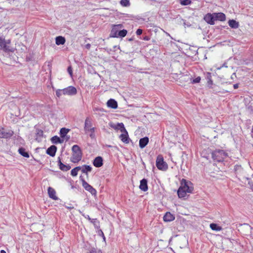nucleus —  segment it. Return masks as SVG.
<instances>
[{"mask_svg":"<svg viewBox=\"0 0 253 253\" xmlns=\"http://www.w3.org/2000/svg\"><path fill=\"white\" fill-rule=\"evenodd\" d=\"M43 134V131L42 130H39L38 132V134H39V135H42Z\"/></svg>","mask_w":253,"mask_h":253,"instance_id":"09e8293b","label":"nucleus"},{"mask_svg":"<svg viewBox=\"0 0 253 253\" xmlns=\"http://www.w3.org/2000/svg\"><path fill=\"white\" fill-rule=\"evenodd\" d=\"M244 225H246V226H247V227H248V228H250V227H250V226H249V225H248V224H245Z\"/></svg>","mask_w":253,"mask_h":253,"instance_id":"6e6d98bb","label":"nucleus"},{"mask_svg":"<svg viewBox=\"0 0 253 253\" xmlns=\"http://www.w3.org/2000/svg\"><path fill=\"white\" fill-rule=\"evenodd\" d=\"M149 142V138L147 136L140 138L139 142V145L140 148H144Z\"/></svg>","mask_w":253,"mask_h":253,"instance_id":"412c9836","label":"nucleus"},{"mask_svg":"<svg viewBox=\"0 0 253 253\" xmlns=\"http://www.w3.org/2000/svg\"><path fill=\"white\" fill-rule=\"evenodd\" d=\"M175 216L170 212H167L163 217V219L166 222H170L174 220Z\"/></svg>","mask_w":253,"mask_h":253,"instance_id":"a211bd4d","label":"nucleus"},{"mask_svg":"<svg viewBox=\"0 0 253 253\" xmlns=\"http://www.w3.org/2000/svg\"><path fill=\"white\" fill-rule=\"evenodd\" d=\"M92 123L89 118H86L84 122V129L85 132H90L89 137L91 139H94L95 138V127H90L91 126Z\"/></svg>","mask_w":253,"mask_h":253,"instance_id":"39448f33","label":"nucleus"},{"mask_svg":"<svg viewBox=\"0 0 253 253\" xmlns=\"http://www.w3.org/2000/svg\"><path fill=\"white\" fill-rule=\"evenodd\" d=\"M120 3L122 6L124 7H128L130 5V3L128 0H121Z\"/></svg>","mask_w":253,"mask_h":253,"instance_id":"72a5a7b5","label":"nucleus"},{"mask_svg":"<svg viewBox=\"0 0 253 253\" xmlns=\"http://www.w3.org/2000/svg\"><path fill=\"white\" fill-rule=\"evenodd\" d=\"M90 222L93 224L95 228L98 229L100 227V223L97 218H91Z\"/></svg>","mask_w":253,"mask_h":253,"instance_id":"2f4dec72","label":"nucleus"},{"mask_svg":"<svg viewBox=\"0 0 253 253\" xmlns=\"http://www.w3.org/2000/svg\"><path fill=\"white\" fill-rule=\"evenodd\" d=\"M144 73H145V74H148V72H144Z\"/></svg>","mask_w":253,"mask_h":253,"instance_id":"bf43d9fd","label":"nucleus"},{"mask_svg":"<svg viewBox=\"0 0 253 253\" xmlns=\"http://www.w3.org/2000/svg\"><path fill=\"white\" fill-rule=\"evenodd\" d=\"M66 208L67 209H70V210L72 209H73V208H74V207H71V206H66Z\"/></svg>","mask_w":253,"mask_h":253,"instance_id":"3c124183","label":"nucleus"},{"mask_svg":"<svg viewBox=\"0 0 253 253\" xmlns=\"http://www.w3.org/2000/svg\"><path fill=\"white\" fill-rule=\"evenodd\" d=\"M11 43L10 40H5L4 38L0 37V50L5 52H13L15 48L9 45Z\"/></svg>","mask_w":253,"mask_h":253,"instance_id":"20e7f679","label":"nucleus"},{"mask_svg":"<svg viewBox=\"0 0 253 253\" xmlns=\"http://www.w3.org/2000/svg\"><path fill=\"white\" fill-rule=\"evenodd\" d=\"M122 134L120 135L119 138L121 140L122 142L128 144L129 143L130 141V138H129V136L128 134V132L125 128V130H123L121 131Z\"/></svg>","mask_w":253,"mask_h":253,"instance_id":"f8f14e48","label":"nucleus"},{"mask_svg":"<svg viewBox=\"0 0 253 253\" xmlns=\"http://www.w3.org/2000/svg\"><path fill=\"white\" fill-rule=\"evenodd\" d=\"M77 92V89L73 86H69L68 87L63 89V95L72 96L76 94Z\"/></svg>","mask_w":253,"mask_h":253,"instance_id":"1a4fd4ad","label":"nucleus"},{"mask_svg":"<svg viewBox=\"0 0 253 253\" xmlns=\"http://www.w3.org/2000/svg\"><path fill=\"white\" fill-rule=\"evenodd\" d=\"M72 151L71 162L74 163H78L82 158V152L80 147L77 145H74L72 146Z\"/></svg>","mask_w":253,"mask_h":253,"instance_id":"f03ea898","label":"nucleus"},{"mask_svg":"<svg viewBox=\"0 0 253 253\" xmlns=\"http://www.w3.org/2000/svg\"><path fill=\"white\" fill-rule=\"evenodd\" d=\"M79 212L85 218L88 219L89 221L90 220H91V218L89 217V216L88 214H85L80 210H79Z\"/></svg>","mask_w":253,"mask_h":253,"instance_id":"e433bc0d","label":"nucleus"},{"mask_svg":"<svg viewBox=\"0 0 253 253\" xmlns=\"http://www.w3.org/2000/svg\"><path fill=\"white\" fill-rule=\"evenodd\" d=\"M63 89H57L56 91V95L58 97H60V96L63 95Z\"/></svg>","mask_w":253,"mask_h":253,"instance_id":"c9c22d12","label":"nucleus"},{"mask_svg":"<svg viewBox=\"0 0 253 253\" xmlns=\"http://www.w3.org/2000/svg\"><path fill=\"white\" fill-rule=\"evenodd\" d=\"M215 21L218 20L220 21H224L226 19L225 15L221 12L214 13Z\"/></svg>","mask_w":253,"mask_h":253,"instance_id":"6ab92c4d","label":"nucleus"},{"mask_svg":"<svg viewBox=\"0 0 253 253\" xmlns=\"http://www.w3.org/2000/svg\"><path fill=\"white\" fill-rule=\"evenodd\" d=\"M18 152L20 155L25 158H29V154L28 152H27L25 148L23 147L19 148L18 149Z\"/></svg>","mask_w":253,"mask_h":253,"instance_id":"cd10ccee","label":"nucleus"},{"mask_svg":"<svg viewBox=\"0 0 253 253\" xmlns=\"http://www.w3.org/2000/svg\"><path fill=\"white\" fill-rule=\"evenodd\" d=\"M0 253H6V252L4 250H1Z\"/></svg>","mask_w":253,"mask_h":253,"instance_id":"5fc2aeb1","label":"nucleus"},{"mask_svg":"<svg viewBox=\"0 0 253 253\" xmlns=\"http://www.w3.org/2000/svg\"><path fill=\"white\" fill-rule=\"evenodd\" d=\"M166 35L170 37V35L168 33H166Z\"/></svg>","mask_w":253,"mask_h":253,"instance_id":"13d9d810","label":"nucleus"},{"mask_svg":"<svg viewBox=\"0 0 253 253\" xmlns=\"http://www.w3.org/2000/svg\"><path fill=\"white\" fill-rule=\"evenodd\" d=\"M210 228L212 230H214V231H220L221 229V228L215 223H211V224H210Z\"/></svg>","mask_w":253,"mask_h":253,"instance_id":"473e14b6","label":"nucleus"},{"mask_svg":"<svg viewBox=\"0 0 253 253\" xmlns=\"http://www.w3.org/2000/svg\"><path fill=\"white\" fill-rule=\"evenodd\" d=\"M93 111L95 115L98 116H101L105 112L104 109L101 108L94 107L93 108Z\"/></svg>","mask_w":253,"mask_h":253,"instance_id":"bb28decb","label":"nucleus"},{"mask_svg":"<svg viewBox=\"0 0 253 253\" xmlns=\"http://www.w3.org/2000/svg\"><path fill=\"white\" fill-rule=\"evenodd\" d=\"M65 42V38L62 36H58L55 39V43L58 45L64 44Z\"/></svg>","mask_w":253,"mask_h":253,"instance_id":"b1692460","label":"nucleus"},{"mask_svg":"<svg viewBox=\"0 0 253 253\" xmlns=\"http://www.w3.org/2000/svg\"><path fill=\"white\" fill-rule=\"evenodd\" d=\"M147 180L145 178H143L140 180L139 188L140 190L144 192H146L148 190V185Z\"/></svg>","mask_w":253,"mask_h":253,"instance_id":"2eb2a0df","label":"nucleus"},{"mask_svg":"<svg viewBox=\"0 0 253 253\" xmlns=\"http://www.w3.org/2000/svg\"><path fill=\"white\" fill-rule=\"evenodd\" d=\"M80 179L82 182V186L85 190L90 193L92 195H95L96 194V190L92 186L89 185L82 175L80 176Z\"/></svg>","mask_w":253,"mask_h":253,"instance_id":"423d86ee","label":"nucleus"},{"mask_svg":"<svg viewBox=\"0 0 253 253\" xmlns=\"http://www.w3.org/2000/svg\"><path fill=\"white\" fill-rule=\"evenodd\" d=\"M228 23L231 28L237 29L239 27V23L234 19L229 20Z\"/></svg>","mask_w":253,"mask_h":253,"instance_id":"a878e982","label":"nucleus"},{"mask_svg":"<svg viewBox=\"0 0 253 253\" xmlns=\"http://www.w3.org/2000/svg\"><path fill=\"white\" fill-rule=\"evenodd\" d=\"M222 67H220V68H219V69H220V68H222Z\"/></svg>","mask_w":253,"mask_h":253,"instance_id":"052dcab7","label":"nucleus"},{"mask_svg":"<svg viewBox=\"0 0 253 253\" xmlns=\"http://www.w3.org/2000/svg\"><path fill=\"white\" fill-rule=\"evenodd\" d=\"M67 71L70 74L71 76H72L73 72H72V69L71 66H69L67 68Z\"/></svg>","mask_w":253,"mask_h":253,"instance_id":"ea45409f","label":"nucleus"},{"mask_svg":"<svg viewBox=\"0 0 253 253\" xmlns=\"http://www.w3.org/2000/svg\"><path fill=\"white\" fill-rule=\"evenodd\" d=\"M142 33V30L141 29H138L136 32V34L138 36L141 35Z\"/></svg>","mask_w":253,"mask_h":253,"instance_id":"37998d69","label":"nucleus"},{"mask_svg":"<svg viewBox=\"0 0 253 253\" xmlns=\"http://www.w3.org/2000/svg\"><path fill=\"white\" fill-rule=\"evenodd\" d=\"M93 164L96 168H100L103 165L102 158L100 156L96 157L93 162Z\"/></svg>","mask_w":253,"mask_h":253,"instance_id":"4468645a","label":"nucleus"},{"mask_svg":"<svg viewBox=\"0 0 253 253\" xmlns=\"http://www.w3.org/2000/svg\"><path fill=\"white\" fill-rule=\"evenodd\" d=\"M51 141L53 144H59L62 143L64 141L63 139H61L57 135H55L51 137Z\"/></svg>","mask_w":253,"mask_h":253,"instance_id":"393cba45","label":"nucleus"},{"mask_svg":"<svg viewBox=\"0 0 253 253\" xmlns=\"http://www.w3.org/2000/svg\"><path fill=\"white\" fill-rule=\"evenodd\" d=\"M49 197L53 200H57L58 198L56 196V192L52 187H49L47 189Z\"/></svg>","mask_w":253,"mask_h":253,"instance_id":"4be33fe9","label":"nucleus"},{"mask_svg":"<svg viewBox=\"0 0 253 253\" xmlns=\"http://www.w3.org/2000/svg\"><path fill=\"white\" fill-rule=\"evenodd\" d=\"M222 67H227V66L226 65V63H224Z\"/></svg>","mask_w":253,"mask_h":253,"instance_id":"864d4df0","label":"nucleus"},{"mask_svg":"<svg viewBox=\"0 0 253 253\" xmlns=\"http://www.w3.org/2000/svg\"><path fill=\"white\" fill-rule=\"evenodd\" d=\"M213 84V81L212 80H210L208 81V85L210 88L212 87V85Z\"/></svg>","mask_w":253,"mask_h":253,"instance_id":"a19ab883","label":"nucleus"},{"mask_svg":"<svg viewBox=\"0 0 253 253\" xmlns=\"http://www.w3.org/2000/svg\"><path fill=\"white\" fill-rule=\"evenodd\" d=\"M91 47V45L90 43H87L86 44H85V47L86 48V49H89Z\"/></svg>","mask_w":253,"mask_h":253,"instance_id":"49530a36","label":"nucleus"},{"mask_svg":"<svg viewBox=\"0 0 253 253\" xmlns=\"http://www.w3.org/2000/svg\"><path fill=\"white\" fill-rule=\"evenodd\" d=\"M249 184L250 186L251 189L253 191V183L252 181H249Z\"/></svg>","mask_w":253,"mask_h":253,"instance_id":"a18cd8bd","label":"nucleus"},{"mask_svg":"<svg viewBox=\"0 0 253 253\" xmlns=\"http://www.w3.org/2000/svg\"><path fill=\"white\" fill-rule=\"evenodd\" d=\"M234 77H236V74H235V73H233V74H232V75H231V79H233Z\"/></svg>","mask_w":253,"mask_h":253,"instance_id":"603ef678","label":"nucleus"},{"mask_svg":"<svg viewBox=\"0 0 253 253\" xmlns=\"http://www.w3.org/2000/svg\"><path fill=\"white\" fill-rule=\"evenodd\" d=\"M206 78L208 81H209L210 80H212L211 79V73H209V72L207 73Z\"/></svg>","mask_w":253,"mask_h":253,"instance_id":"79ce46f5","label":"nucleus"},{"mask_svg":"<svg viewBox=\"0 0 253 253\" xmlns=\"http://www.w3.org/2000/svg\"><path fill=\"white\" fill-rule=\"evenodd\" d=\"M239 87V84H234L233 85V87L234 89H237Z\"/></svg>","mask_w":253,"mask_h":253,"instance_id":"de8ad7c7","label":"nucleus"},{"mask_svg":"<svg viewBox=\"0 0 253 253\" xmlns=\"http://www.w3.org/2000/svg\"><path fill=\"white\" fill-rule=\"evenodd\" d=\"M109 126L114 129L116 130H120L121 132L125 130V127L123 123H118L117 124L110 123L109 124Z\"/></svg>","mask_w":253,"mask_h":253,"instance_id":"9b49d317","label":"nucleus"},{"mask_svg":"<svg viewBox=\"0 0 253 253\" xmlns=\"http://www.w3.org/2000/svg\"><path fill=\"white\" fill-rule=\"evenodd\" d=\"M211 157L214 162H221L228 157V154L223 150L216 149L211 153Z\"/></svg>","mask_w":253,"mask_h":253,"instance_id":"7ed1b4c3","label":"nucleus"},{"mask_svg":"<svg viewBox=\"0 0 253 253\" xmlns=\"http://www.w3.org/2000/svg\"><path fill=\"white\" fill-rule=\"evenodd\" d=\"M58 166L59 167V169L61 170L64 171H67L71 169V167L69 165H66L63 164L61 162L60 157H58Z\"/></svg>","mask_w":253,"mask_h":253,"instance_id":"dca6fc26","label":"nucleus"},{"mask_svg":"<svg viewBox=\"0 0 253 253\" xmlns=\"http://www.w3.org/2000/svg\"><path fill=\"white\" fill-rule=\"evenodd\" d=\"M56 151V146L55 145H51L46 150V154L51 157H54L55 155Z\"/></svg>","mask_w":253,"mask_h":253,"instance_id":"f3484780","label":"nucleus"},{"mask_svg":"<svg viewBox=\"0 0 253 253\" xmlns=\"http://www.w3.org/2000/svg\"><path fill=\"white\" fill-rule=\"evenodd\" d=\"M13 133L11 130H6L3 128H0V138H9L13 135Z\"/></svg>","mask_w":253,"mask_h":253,"instance_id":"9d476101","label":"nucleus"},{"mask_svg":"<svg viewBox=\"0 0 253 253\" xmlns=\"http://www.w3.org/2000/svg\"><path fill=\"white\" fill-rule=\"evenodd\" d=\"M222 67H220V68H219V69H220V68H222Z\"/></svg>","mask_w":253,"mask_h":253,"instance_id":"680f3d73","label":"nucleus"},{"mask_svg":"<svg viewBox=\"0 0 253 253\" xmlns=\"http://www.w3.org/2000/svg\"><path fill=\"white\" fill-rule=\"evenodd\" d=\"M143 39H144V40H145V41H148V40L150 39V38H149L148 36H145V37L143 38Z\"/></svg>","mask_w":253,"mask_h":253,"instance_id":"8fccbe9b","label":"nucleus"},{"mask_svg":"<svg viewBox=\"0 0 253 253\" xmlns=\"http://www.w3.org/2000/svg\"><path fill=\"white\" fill-rule=\"evenodd\" d=\"M102 235H103V239H104V240H105V236H104V234H103V232H102Z\"/></svg>","mask_w":253,"mask_h":253,"instance_id":"4d7b16f0","label":"nucleus"},{"mask_svg":"<svg viewBox=\"0 0 253 253\" xmlns=\"http://www.w3.org/2000/svg\"><path fill=\"white\" fill-rule=\"evenodd\" d=\"M216 87H217V86H214L213 87H212L213 89V92H214L215 93L219 92V91H218L217 89L215 88Z\"/></svg>","mask_w":253,"mask_h":253,"instance_id":"c03bdc74","label":"nucleus"},{"mask_svg":"<svg viewBox=\"0 0 253 253\" xmlns=\"http://www.w3.org/2000/svg\"><path fill=\"white\" fill-rule=\"evenodd\" d=\"M69 131V129L63 127L60 130V135L61 138H64Z\"/></svg>","mask_w":253,"mask_h":253,"instance_id":"c85d7f7f","label":"nucleus"},{"mask_svg":"<svg viewBox=\"0 0 253 253\" xmlns=\"http://www.w3.org/2000/svg\"><path fill=\"white\" fill-rule=\"evenodd\" d=\"M81 171L83 173H85L86 175H88V172H90L92 170V167L89 165H84L81 167Z\"/></svg>","mask_w":253,"mask_h":253,"instance_id":"5701e85b","label":"nucleus"},{"mask_svg":"<svg viewBox=\"0 0 253 253\" xmlns=\"http://www.w3.org/2000/svg\"><path fill=\"white\" fill-rule=\"evenodd\" d=\"M90 253H102V251L101 250L93 249L91 250Z\"/></svg>","mask_w":253,"mask_h":253,"instance_id":"58836bf2","label":"nucleus"},{"mask_svg":"<svg viewBox=\"0 0 253 253\" xmlns=\"http://www.w3.org/2000/svg\"><path fill=\"white\" fill-rule=\"evenodd\" d=\"M107 106L112 109H117L118 108V103L114 99H110L107 102Z\"/></svg>","mask_w":253,"mask_h":253,"instance_id":"aec40b11","label":"nucleus"},{"mask_svg":"<svg viewBox=\"0 0 253 253\" xmlns=\"http://www.w3.org/2000/svg\"><path fill=\"white\" fill-rule=\"evenodd\" d=\"M214 17V13L212 14L208 13L204 16V19L207 23L212 25L214 24L215 18Z\"/></svg>","mask_w":253,"mask_h":253,"instance_id":"ddd939ff","label":"nucleus"},{"mask_svg":"<svg viewBox=\"0 0 253 253\" xmlns=\"http://www.w3.org/2000/svg\"><path fill=\"white\" fill-rule=\"evenodd\" d=\"M181 4L183 5H187L191 3L190 0H182L180 1Z\"/></svg>","mask_w":253,"mask_h":253,"instance_id":"f704fd0d","label":"nucleus"},{"mask_svg":"<svg viewBox=\"0 0 253 253\" xmlns=\"http://www.w3.org/2000/svg\"><path fill=\"white\" fill-rule=\"evenodd\" d=\"M124 27L122 24L113 25L110 33V37L113 38L117 37V34Z\"/></svg>","mask_w":253,"mask_h":253,"instance_id":"6e6552de","label":"nucleus"},{"mask_svg":"<svg viewBox=\"0 0 253 253\" xmlns=\"http://www.w3.org/2000/svg\"><path fill=\"white\" fill-rule=\"evenodd\" d=\"M81 169V167H77L71 170V174L73 176H76L78 174V172Z\"/></svg>","mask_w":253,"mask_h":253,"instance_id":"c756f323","label":"nucleus"},{"mask_svg":"<svg viewBox=\"0 0 253 253\" xmlns=\"http://www.w3.org/2000/svg\"><path fill=\"white\" fill-rule=\"evenodd\" d=\"M127 33V31L126 30H121L117 34V38H124L126 35Z\"/></svg>","mask_w":253,"mask_h":253,"instance_id":"7c9ffc66","label":"nucleus"},{"mask_svg":"<svg viewBox=\"0 0 253 253\" xmlns=\"http://www.w3.org/2000/svg\"><path fill=\"white\" fill-rule=\"evenodd\" d=\"M180 184L177 190V195L180 198H185L187 193H191L193 190L192 183L190 181L182 179Z\"/></svg>","mask_w":253,"mask_h":253,"instance_id":"f257e3e1","label":"nucleus"},{"mask_svg":"<svg viewBox=\"0 0 253 253\" xmlns=\"http://www.w3.org/2000/svg\"><path fill=\"white\" fill-rule=\"evenodd\" d=\"M156 165L157 168L160 170H165L168 169V165L164 162L163 157L161 155H159L157 157Z\"/></svg>","mask_w":253,"mask_h":253,"instance_id":"0eeeda50","label":"nucleus"},{"mask_svg":"<svg viewBox=\"0 0 253 253\" xmlns=\"http://www.w3.org/2000/svg\"><path fill=\"white\" fill-rule=\"evenodd\" d=\"M201 81V77H197L195 79H193L192 83L193 84L195 83H200Z\"/></svg>","mask_w":253,"mask_h":253,"instance_id":"4c0bfd02","label":"nucleus"}]
</instances>
